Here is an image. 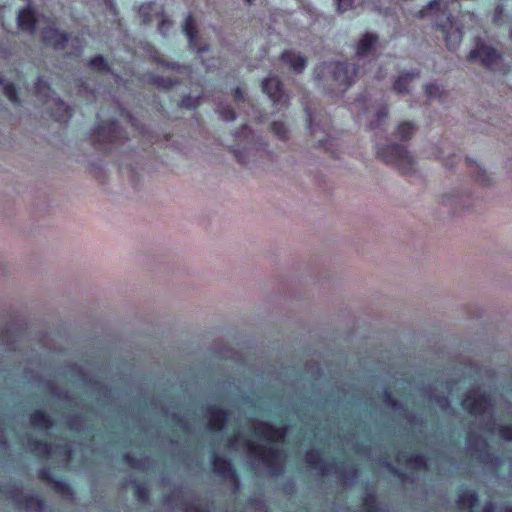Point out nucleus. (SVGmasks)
Masks as SVG:
<instances>
[{"instance_id":"6ab92c4d","label":"nucleus","mask_w":512,"mask_h":512,"mask_svg":"<svg viewBox=\"0 0 512 512\" xmlns=\"http://www.w3.org/2000/svg\"><path fill=\"white\" fill-rule=\"evenodd\" d=\"M506 168L508 172L512 175V159L506 163Z\"/></svg>"},{"instance_id":"412c9836","label":"nucleus","mask_w":512,"mask_h":512,"mask_svg":"<svg viewBox=\"0 0 512 512\" xmlns=\"http://www.w3.org/2000/svg\"><path fill=\"white\" fill-rule=\"evenodd\" d=\"M6 94H7L9 97H11V96H10V87H7V88H6Z\"/></svg>"},{"instance_id":"7ed1b4c3","label":"nucleus","mask_w":512,"mask_h":512,"mask_svg":"<svg viewBox=\"0 0 512 512\" xmlns=\"http://www.w3.org/2000/svg\"><path fill=\"white\" fill-rule=\"evenodd\" d=\"M447 10H448V1L447 0H434L431 1L426 7L420 10L419 16L420 17H428L432 21H435V23L442 27L438 20L441 19H447Z\"/></svg>"},{"instance_id":"f257e3e1","label":"nucleus","mask_w":512,"mask_h":512,"mask_svg":"<svg viewBox=\"0 0 512 512\" xmlns=\"http://www.w3.org/2000/svg\"><path fill=\"white\" fill-rule=\"evenodd\" d=\"M463 408L475 417L468 434V450L482 462L494 464V458L487 452L484 435H493L497 426L499 437L512 441V425L496 424L491 413L490 399L481 391H470L462 402Z\"/></svg>"},{"instance_id":"0eeeda50","label":"nucleus","mask_w":512,"mask_h":512,"mask_svg":"<svg viewBox=\"0 0 512 512\" xmlns=\"http://www.w3.org/2000/svg\"><path fill=\"white\" fill-rule=\"evenodd\" d=\"M387 160L396 162L402 168L410 165L412 162V156L410 153L402 146H394L390 150V155L387 157Z\"/></svg>"},{"instance_id":"9d476101","label":"nucleus","mask_w":512,"mask_h":512,"mask_svg":"<svg viewBox=\"0 0 512 512\" xmlns=\"http://www.w3.org/2000/svg\"><path fill=\"white\" fill-rule=\"evenodd\" d=\"M44 40L54 47H61L66 41V36L57 29L49 28L44 32Z\"/></svg>"},{"instance_id":"ddd939ff","label":"nucleus","mask_w":512,"mask_h":512,"mask_svg":"<svg viewBox=\"0 0 512 512\" xmlns=\"http://www.w3.org/2000/svg\"><path fill=\"white\" fill-rule=\"evenodd\" d=\"M193 29H194L193 19L189 16V17L186 18L185 24H184V27H183V31L186 34V36L189 39V41H191L192 38H193Z\"/></svg>"},{"instance_id":"39448f33","label":"nucleus","mask_w":512,"mask_h":512,"mask_svg":"<svg viewBox=\"0 0 512 512\" xmlns=\"http://www.w3.org/2000/svg\"><path fill=\"white\" fill-rule=\"evenodd\" d=\"M262 89L273 102H285V95L277 78L268 77L265 79L262 83Z\"/></svg>"},{"instance_id":"aec40b11","label":"nucleus","mask_w":512,"mask_h":512,"mask_svg":"<svg viewBox=\"0 0 512 512\" xmlns=\"http://www.w3.org/2000/svg\"><path fill=\"white\" fill-rule=\"evenodd\" d=\"M457 34H458L457 40L460 41V39H461V31L459 29H457Z\"/></svg>"},{"instance_id":"f8f14e48","label":"nucleus","mask_w":512,"mask_h":512,"mask_svg":"<svg viewBox=\"0 0 512 512\" xmlns=\"http://www.w3.org/2000/svg\"><path fill=\"white\" fill-rule=\"evenodd\" d=\"M377 42V37L373 34H366L359 42L357 52L364 55L369 52Z\"/></svg>"},{"instance_id":"1a4fd4ad","label":"nucleus","mask_w":512,"mask_h":512,"mask_svg":"<svg viewBox=\"0 0 512 512\" xmlns=\"http://www.w3.org/2000/svg\"><path fill=\"white\" fill-rule=\"evenodd\" d=\"M35 16L30 9H24L19 12L18 25L21 29L33 32L35 29Z\"/></svg>"},{"instance_id":"b1692460","label":"nucleus","mask_w":512,"mask_h":512,"mask_svg":"<svg viewBox=\"0 0 512 512\" xmlns=\"http://www.w3.org/2000/svg\"><path fill=\"white\" fill-rule=\"evenodd\" d=\"M164 25H165V22L162 23L161 27H160V30L163 31L164 29Z\"/></svg>"},{"instance_id":"f3484780","label":"nucleus","mask_w":512,"mask_h":512,"mask_svg":"<svg viewBox=\"0 0 512 512\" xmlns=\"http://www.w3.org/2000/svg\"><path fill=\"white\" fill-rule=\"evenodd\" d=\"M90 65L93 67V68H96V69H104L106 64L104 63V60L102 57H97L95 59H93L91 62H90Z\"/></svg>"},{"instance_id":"f03ea898","label":"nucleus","mask_w":512,"mask_h":512,"mask_svg":"<svg viewBox=\"0 0 512 512\" xmlns=\"http://www.w3.org/2000/svg\"><path fill=\"white\" fill-rule=\"evenodd\" d=\"M470 60H478L486 68H493L501 60V54L485 41L477 39L475 48L469 53Z\"/></svg>"},{"instance_id":"423d86ee","label":"nucleus","mask_w":512,"mask_h":512,"mask_svg":"<svg viewBox=\"0 0 512 512\" xmlns=\"http://www.w3.org/2000/svg\"><path fill=\"white\" fill-rule=\"evenodd\" d=\"M329 71L333 74V78L340 86H347L352 74L355 72L352 66L340 63L330 66Z\"/></svg>"},{"instance_id":"9b49d317","label":"nucleus","mask_w":512,"mask_h":512,"mask_svg":"<svg viewBox=\"0 0 512 512\" xmlns=\"http://www.w3.org/2000/svg\"><path fill=\"white\" fill-rule=\"evenodd\" d=\"M477 501L475 493L470 490H463L458 495L457 505L461 509H470L472 508Z\"/></svg>"},{"instance_id":"a878e982","label":"nucleus","mask_w":512,"mask_h":512,"mask_svg":"<svg viewBox=\"0 0 512 512\" xmlns=\"http://www.w3.org/2000/svg\"><path fill=\"white\" fill-rule=\"evenodd\" d=\"M246 2H248V3H252V2H253V0H246Z\"/></svg>"},{"instance_id":"4468645a","label":"nucleus","mask_w":512,"mask_h":512,"mask_svg":"<svg viewBox=\"0 0 512 512\" xmlns=\"http://www.w3.org/2000/svg\"><path fill=\"white\" fill-rule=\"evenodd\" d=\"M410 80L411 78L408 76L399 78L395 83V89L400 93L405 92L407 90L406 85L409 83Z\"/></svg>"},{"instance_id":"6e6552de","label":"nucleus","mask_w":512,"mask_h":512,"mask_svg":"<svg viewBox=\"0 0 512 512\" xmlns=\"http://www.w3.org/2000/svg\"><path fill=\"white\" fill-rule=\"evenodd\" d=\"M282 60L289 68L295 72H301L306 66V59L298 53L286 52L282 55Z\"/></svg>"},{"instance_id":"bb28decb","label":"nucleus","mask_w":512,"mask_h":512,"mask_svg":"<svg viewBox=\"0 0 512 512\" xmlns=\"http://www.w3.org/2000/svg\"><path fill=\"white\" fill-rule=\"evenodd\" d=\"M510 36H511V38H512V29H511V32H510Z\"/></svg>"},{"instance_id":"393cba45","label":"nucleus","mask_w":512,"mask_h":512,"mask_svg":"<svg viewBox=\"0 0 512 512\" xmlns=\"http://www.w3.org/2000/svg\"><path fill=\"white\" fill-rule=\"evenodd\" d=\"M501 11H502V10H501V8H500V7H497V12H498V13H501Z\"/></svg>"},{"instance_id":"4be33fe9","label":"nucleus","mask_w":512,"mask_h":512,"mask_svg":"<svg viewBox=\"0 0 512 512\" xmlns=\"http://www.w3.org/2000/svg\"><path fill=\"white\" fill-rule=\"evenodd\" d=\"M55 116L60 118L62 115L59 112H55Z\"/></svg>"},{"instance_id":"a211bd4d","label":"nucleus","mask_w":512,"mask_h":512,"mask_svg":"<svg viewBox=\"0 0 512 512\" xmlns=\"http://www.w3.org/2000/svg\"><path fill=\"white\" fill-rule=\"evenodd\" d=\"M484 512H494V505L492 503L486 504Z\"/></svg>"},{"instance_id":"5701e85b","label":"nucleus","mask_w":512,"mask_h":512,"mask_svg":"<svg viewBox=\"0 0 512 512\" xmlns=\"http://www.w3.org/2000/svg\"><path fill=\"white\" fill-rule=\"evenodd\" d=\"M505 512H512V507L506 508Z\"/></svg>"},{"instance_id":"dca6fc26","label":"nucleus","mask_w":512,"mask_h":512,"mask_svg":"<svg viewBox=\"0 0 512 512\" xmlns=\"http://www.w3.org/2000/svg\"><path fill=\"white\" fill-rule=\"evenodd\" d=\"M353 0H335L339 11L344 12L352 6Z\"/></svg>"},{"instance_id":"20e7f679","label":"nucleus","mask_w":512,"mask_h":512,"mask_svg":"<svg viewBox=\"0 0 512 512\" xmlns=\"http://www.w3.org/2000/svg\"><path fill=\"white\" fill-rule=\"evenodd\" d=\"M469 173L472 179L482 187H490L494 184L492 174L476 161L469 160Z\"/></svg>"},{"instance_id":"2eb2a0df","label":"nucleus","mask_w":512,"mask_h":512,"mask_svg":"<svg viewBox=\"0 0 512 512\" xmlns=\"http://www.w3.org/2000/svg\"><path fill=\"white\" fill-rule=\"evenodd\" d=\"M413 130V125L410 124V123H404V124H401L399 127H398V134L399 136L401 137H408L409 134L412 132Z\"/></svg>"}]
</instances>
